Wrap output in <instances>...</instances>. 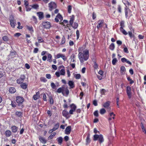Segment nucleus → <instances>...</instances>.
<instances>
[{"label": "nucleus", "instance_id": "obj_1", "mask_svg": "<svg viewBox=\"0 0 146 146\" xmlns=\"http://www.w3.org/2000/svg\"><path fill=\"white\" fill-rule=\"evenodd\" d=\"M83 50L82 47L78 49L79 52L78 57L81 63H83L84 61L87 60L89 56V50L87 49L84 50L83 52H81Z\"/></svg>", "mask_w": 146, "mask_h": 146}, {"label": "nucleus", "instance_id": "obj_2", "mask_svg": "<svg viewBox=\"0 0 146 146\" xmlns=\"http://www.w3.org/2000/svg\"><path fill=\"white\" fill-rule=\"evenodd\" d=\"M93 137V140L94 141L98 140L100 144L104 141V139L103 136L101 134L100 135L95 134L94 135Z\"/></svg>", "mask_w": 146, "mask_h": 146}, {"label": "nucleus", "instance_id": "obj_3", "mask_svg": "<svg viewBox=\"0 0 146 146\" xmlns=\"http://www.w3.org/2000/svg\"><path fill=\"white\" fill-rule=\"evenodd\" d=\"M49 10L52 11L53 9L57 7L56 4L55 2L51 1L48 4Z\"/></svg>", "mask_w": 146, "mask_h": 146}, {"label": "nucleus", "instance_id": "obj_4", "mask_svg": "<svg viewBox=\"0 0 146 146\" xmlns=\"http://www.w3.org/2000/svg\"><path fill=\"white\" fill-rule=\"evenodd\" d=\"M42 27L44 29H49L51 27L50 23L49 22L44 21L42 23Z\"/></svg>", "mask_w": 146, "mask_h": 146}, {"label": "nucleus", "instance_id": "obj_5", "mask_svg": "<svg viewBox=\"0 0 146 146\" xmlns=\"http://www.w3.org/2000/svg\"><path fill=\"white\" fill-rule=\"evenodd\" d=\"M126 93L128 98L129 99L131 98L132 96L131 89L129 86H127L126 87Z\"/></svg>", "mask_w": 146, "mask_h": 146}, {"label": "nucleus", "instance_id": "obj_6", "mask_svg": "<svg viewBox=\"0 0 146 146\" xmlns=\"http://www.w3.org/2000/svg\"><path fill=\"white\" fill-rule=\"evenodd\" d=\"M62 20L63 17L60 13L58 14L54 19L56 23H58L59 20L60 21V22H61Z\"/></svg>", "mask_w": 146, "mask_h": 146}, {"label": "nucleus", "instance_id": "obj_7", "mask_svg": "<svg viewBox=\"0 0 146 146\" xmlns=\"http://www.w3.org/2000/svg\"><path fill=\"white\" fill-rule=\"evenodd\" d=\"M25 79V76L24 75H21L20 78L17 80V83L18 84H21L23 83Z\"/></svg>", "mask_w": 146, "mask_h": 146}, {"label": "nucleus", "instance_id": "obj_8", "mask_svg": "<svg viewBox=\"0 0 146 146\" xmlns=\"http://www.w3.org/2000/svg\"><path fill=\"white\" fill-rule=\"evenodd\" d=\"M9 21L11 26L13 28H14L16 25V21L14 19L13 17L9 19Z\"/></svg>", "mask_w": 146, "mask_h": 146}, {"label": "nucleus", "instance_id": "obj_9", "mask_svg": "<svg viewBox=\"0 0 146 146\" xmlns=\"http://www.w3.org/2000/svg\"><path fill=\"white\" fill-rule=\"evenodd\" d=\"M111 102L110 101H108L104 103L103 104V106L104 108L107 109H110V107Z\"/></svg>", "mask_w": 146, "mask_h": 146}, {"label": "nucleus", "instance_id": "obj_10", "mask_svg": "<svg viewBox=\"0 0 146 146\" xmlns=\"http://www.w3.org/2000/svg\"><path fill=\"white\" fill-rule=\"evenodd\" d=\"M60 58H61L64 61L66 60L67 59L66 58L64 55L60 53H58L55 56V59H58Z\"/></svg>", "mask_w": 146, "mask_h": 146}, {"label": "nucleus", "instance_id": "obj_11", "mask_svg": "<svg viewBox=\"0 0 146 146\" xmlns=\"http://www.w3.org/2000/svg\"><path fill=\"white\" fill-rule=\"evenodd\" d=\"M24 101V99L23 97L18 96L16 97V101L17 103L19 105V104H22Z\"/></svg>", "mask_w": 146, "mask_h": 146}, {"label": "nucleus", "instance_id": "obj_12", "mask_svg": "<svg viewBox=\"0 0 146 146\" xmlns=\"http://www.w3.org/2000/svg\"><path fill=\"white\" fill-rule=\"evenodd\" d=\"M62 114L64 117H65L67 119L68 118L70 117V116L69 115V113L68 112V111L65 110H64L62 111Z\"/></svg>", "mask_w": 146, "mask_h": 146}, {"label": "nucleus", "instance_id": "obj_13", "mask_svg": "<svg viewBox=\"0 0 146 146\" xmlns=\"http://www.w3.org/2000/svg\"><path fill=\"white\" fill-rule=\"evenodd\" d=\"M38 42H36L35 44V45L37 47L38 46L40 45L39 43L43 42L44 40L42 38V37H38Z\"/></svg>", "mask_w": 146, "mask_h": 146}, {"label": "nucleus", "instance_id": "obj_14", "mask_svg": "<svg viewBox=\"0 0 146 146\" xmlns=\"http://www.w3.org/2000/svg\"><path fill=\"white\" fill-rule=\"evenodd\" d=\"M71 130V127L70 126L67 127L65 129V134L66 135L70 134Z\"/></svg>", "mask_w": 146, "mask_h": 146}, {"label": "nucleus", "instance_id": "obj_15", "mask_svg": "<svg viewBox=\"0 0 146 146\" xmlns=\"http://www.w3.org/2000/svg\"><path fill=\"white\" fill-rule=\"evenodd\" d=\"M68 22L67 20H64L62 22H61L60 24L62 25L63 26H66L67 27L69 26V24H68Z\"/></svg>", "mask_w": 146, "mask_h": 146}, {"label": "nucleus", "instance_id": "obj_16", "mask_svg": "<svg viewBox=\"0 0 146 146\" xmlns=\"http://www.w3.org/2000/svg\"><path fill=\"white\" fill-rule=\"evenodd\" d=\"M98 22L99 23L97 25V28L98 29H99L102 27V24L104 23V21L103 20H99L98 21Z\"/></svg>", "mask_w": 146, "mask_h": 146}, {"label": "nucleus", "instance_id": "obj_17", "mask_svg": "<svg viewBox=\"0 0 146 146\" xmlns=\"http://www.w3.org/2000/svg\"><path fill=\"white\" fill-rule=\"evenodd\" d=\"M40 97V94L39 91L36 92V94L34 95L33 96V98L35 100H36Z\"/></svg>", "mask_w": 146, "mask_h": 146}, {"label": "nucleus", "instance_id": "obj_18", "mask_svg": "<svg viewBox=\"0 0 146 146\" xmlns=\"http://www.w3.org/2000/svg\"><path fill=\"white\" fill-rule=\"evenodd\" d=\"M37 14L38 15L39 19L41 20L43 19L44 17L43 13L42 12H38Z\"/></svg>", "mask_w": 146, "mask_h": 146}, {"label": "nucleus", "instance_id": "obj_19", "mask_svg": "<svg viewBox=\"0 0 146 146\" xmlns=\"http://www.w3.org/2000/svg\"><path fill=\"white\" fill-rule=\"evenodd\" d=\"M121 61L123 63L126 62L129 65H131L132 64L126 58H123L121 59Z\"/></svg>", "mask_w": 146, "mask_h": 146}, {"label": "nucleus", "instance_id": "obj_20", "mask_svg": "<svg viewBox=\"0 0 146 146\" xmlns=\"http://www.w3.org/2000/svg\"><path fill=\"white\" fill-rule=\"evenodd\" d=\"M5 73L3 69L0 68V79L5 76Z\"/></svg>", "mask_w": 146, "mask_h": 146}, {"label": "nucleus", "instance_id": "obj_21", "mask_svg": "<svg viewBox=\"0 0 146 146\" xmlns=\"http://www.w3.org/2000/svg\"><path fill=\"white\" fill-rule=\"evenodd\" d=\"M120 27L119 29H122L125 27V21H121L120 22Z\"/></svg>", "mask_w": 146, "mask_h": 146}, {"label": "nucleus", "instance_id": "obj_22", "mask_svg": "<svg viewBox=\"0 0 146 146\" xmlns=\"http://www.w3.org/2000/svg\"><path fill=\"white\" fill-rule=\"evenodd\" d=\"M64 87L59 88L57 90L56 92L59 93H62V94L64 95Z\"/></svg>", "mask_w": 146, "mask_h": 146}, {"label": "nucleus", "instance_id": "obj_23", "mask_svg": "<svg viewBox=\"0 0 146 146\" xmlns=\"http://www.w3.org/2000/svg\"><path fill=\"white\" fill-rule=\"evenodd\" d=\"M130 11L129 7H125L124 8L125 13V16L126 18L128 17V11Z\"/></svg>", "mask_w": 146, "mask_h": 146}, {"label": "nucleus", "instance_id": "obj_24", "mask_svg": "<svg viewBox=\"0 0 146 146\" xmlns=\"http://www.w3.org/2000/svg\"><path fill=\"white\" fill-rule=\"evenodd\" d=\"M39 139L40 142L43 143H45L46 142V141L44 138L41 136L39 137Z\"/></svg>", "mask_w": 146, "mask_h": 146}, {"label": "nucleus", "instance_id": "obj_25", "mask_svg": "<svg viewBox=\"0 0 146 146\" xmlns=\"http://www.w3.org/2000/svg\"><path fill=\"white\" fill-rule=\"evenodd\" d=\"M18 127L15 126L13 125L11 127V129L13 133H15L17 132L18 130Z\"/></svg>", "mask_w": 146, "mask_h": 146}, {"label": "nucleus", "instance_id": "obj_26", "mask_svg": "<svg viewBox=\"0 0 146 146\" xmlns=\"http://www.w3.org/2000/svg\"><path fill=\"white\" fill-rule=\"evenodd\" d=\"M90 142L91 139L90 138V135L89 134L88 135L86 139V145L90 143Z\"/></svg>", "mask_w": 146, "mask_h": 146}, {"label": "nucleus", "instance_id": "obj_27", "mask_svg": "<svg viewBox=\"0 0 146 146\" xmlns=\"http://www.w3.org/2000/svg\"><path fill=\"white\" fill-rule=\"evenodd\" d=\"M11 134V132L10 130H7L5 132V135L6 137H9Z\"/></svg>", "mask_w": 146, "mask_h": 146}, {"label": "nucleus", "instance_id": "obj_28", "mask_svg": "<svg viewBox=\"0 0 146 146\" xmlns=\"http://www.w3.org/2000/svg\"><path fill=\"white\" fill-rule=\"evenodd\" d=\"M62 67L63 68V69H62L60 71V75L64 76L65 74V71L64 69V67L63 66H61L60 67Z\"/></svg>", "mask_w": 146, "mask_h": 146}, {"label": "nucleus", "instance_id": "obj_29", "mask_svg": "<svg viewBox=\"0 0 146 146\" xmlns=\"http://www.w3.org/2000/svg\"><path fill=\"white\" fill-rule=\"evenodd\" d=\"M68 83L71 88H72L74 87V83L72 81H69Z\"/></svg>", "mask_w": 146, "mask_h": 146}, {"label": "nucleus", "instance_id": "obj_30", "mask_svg": "<svg viewBox=\"0 0 146 146\" xmlns=\"http://www.w3.org/2000/svg\"><path fill=\"white\" fill-rule=\"evenodd\" d=\"M28 85L25 83H23L20 85L21 88L23 89H26Z\"/></svg>", "mask_w": 146, "mask_h": 146}, {"label": "nucleus", "instance_id": "obj_31", "mask_svg": "<svg viewBox=\"0 0 146 146\" xmlns=\"http://www.w3.org/2000/svg\"><path fill=\"white\" fill-rule=\"evenodd\" d=\"M48 58L47 61L50 62H51L52 61V56L50 54H48Z\"/></svg>", "mask_w": 146, "mask_h": 146}, {"label": "nucleus", "instance_id": "obj_32", "mask_svg": "<svg viewBox=\"0 0 146 146\" xmlns=\"http://www.w3.org/2000/svg\"><path fill=\"white\" fill-rule=\"evenodd\" d=\"M15 115L19 117H21L23 116L22 112L20 111H17L15 113Z\"/></svg>", "mask_w": 146, "mask_h": 146}, {"label": "nucleus", "instance_id": "obj_33", "mask_svg": "<svg viewBox=\"0 0 146 146\" xmlns=\"http://www.w3.org/2000/svg\"><path fill=\"white\" fill-rule=\"evenodd\" d=\"M59 123L58 122L55 124L54 125V127L53 128V129L54 130V131L57 130L59 128Z\"/></svg>", "mask_w": 146, "mask_h": 146}, {"label": "nucleus", "instance_id": "obj_34", "mask_svg": "<svg viewBox=\"0 0 146 146\" xmlns=\"http://www.w3.org/2000/svg\"><path fill=\"white\" fill-rule=\"evenodd\" d=\"M9 91L10 93H14L16 92V90L14 87H11L9 88Z\"/></svg>", "mask_w": 146, "mask_h": 146}, {"label": "nucleus", "instance_id": "obj_35", "mask_svg": "<svg viewBox=\"0 0 146 146\" xmlns=\"http://www.w3.org/2000/svg\"><path fill=\"white\" fill-rule=\"evenodd\" d=\"M74 20V16H72V17L70 18L69 21L70 24L71 26H72L73 25Z\"/></svg>", "mask_w": 146, "mask_h": 146}, {"label": "nucleus", "instance_id": "obj_36", "mask_svg": "<svg viewBox=\"0 0 146 146\" xmlns=\"http://www.w3.org/2000/svg\"><path fill=\"white\" fill-rule=\"evenodd\" d=\"M27 29L29 31L31 34L33 32V28L32 26H27Z\"/></svg>", "mask_w": 146, "mask_h": 146}, {"label": "nucleus", "instance_id": "obj_37", "mask_svg": "<svg viewBox=\"0 0 146 146\" xmlns=\"http://www.w3.org/2000/svg\"><path fill=\"white\" fill-rule=\"evenodd\" d=\"M123 1L124 2L123 3L125 5V7H128L129 6L131 5V4L128 1L124 0Z\"/></svg>", "mask_w": 146, "mask_h": 146}, {"label": "nucleus", "instance_id": "obj_38", "mask_svg": "<svg viewBox=\"0 0 146 146\" xmlns=\"http://www.w3.org/2000/svg\"><path fill=\"white\" fill-rule=\"evenodd\" d=\"M127 80L129 82V83L130 84H131L134 83L133 80H132L130 77H127Z\"/></svg>", "mask_w": 146, "mask_h": 146}, {"label": "nucleus", "instance_id": "obj_39", "mask_svg": "<svg viewBox=\"0 0 146 146\" xmlns=\"http://www.w3.org/2000/svg\"><path fill=\"white\" fill-rule=\"evenodd\" d=\"M57 139L59 144L60 145L62 143L63 141V139L62 137H59L57 138Z\"/></svg>", "mask_w": 146, "mask_h": 146}, {"label": "nucleus", "instance_id": "obj_40", "mask_svg": "<svg viewBox=\"0 0 146 146\" xmlns=\"http://www.w3.org/2000/svg\"><path fill=\"white\" fill-rule=\"evenodd\" d=\"M121 6L120 5H118L117 7V10L119 13H121Z\"/></svg>", "mask_w": 146, "mask_h": 146}, {"label": "nucleus", "instance_id": "obj_41", "mask_svg": "<svg viewBox=\"0 0 146 146\" xmlns=\"http://www.w3.org/2000/svg\"><path fill=\"white\" fill-rule=\"evenodd\" d=\"M65 93L67 96L69 94V90L66 88L64 87V94Z\"/></svg>", "mask_w": 146, "mask_h": 146}, {"label": "nucleus", "instance_id": "obj_42", "mask_svg": "<svg viewBox=\"0 0 146 146\" xmlns=\"http://www.w3.org/2000/svg\"><path fill=\"white\" fill-rule=\"evenodd\" d=\"M125 70V68L124 66H122L121 67L120 70L121 74H123Z\"/></svg>", "mask_w": 146, "mask_h": 146}, {"label": "nucleus", "instance_id": "obj_43", "mask_svg": "<svg viewBox=\"0 0 146 146\" xmlns=\"http://www.w3.org/2000/svg\"><path fill=\"white\" fill-rule=\"evenodd\" d=\"M115 48V45L113 43H112L110 45L109 48L112 50H113Z\"/></svg>", "mask_w": 146, "mask_h": 146}, {"label": "nucleus", "instance_id": "obj_44", "mask_svg": "<svg viewBox=\"0 0 146 146\" xmlns=\"http://www.w3.org/2000/svg\"><path fill=\"white\" fill-rule=\"evenodd\" d=\"M70 106L72 109L76 110V106L74 104H71L70 105Z\"/></svg>", "mask_w": 146, "mask_h": 146}, {"label": "nucleus", "instance_id": "obj_45", "mask_svg": "<svg viewBox=\"0 0 146 146\" xmlns=\"http://www.w3.org/2000/svg\"><path fill=\"white\" fill-rule=\"evenodd\" d=\"M10 105L13 108H15L17 106V104L15 101H12Z\"/></svg>", "mask_w": 146, "mask_h": 146}, {"label": "nucleus", "instance_id": "obj_46", "mask_svg": "<svg viewBox=\"0 0 146 146\" xmlns=\"http://www.w3.org/2000/svg\"><path fill=\"white\" fill-rule=\"evenodd\" d=\"M64 102L65 103L63 105V108H66L68 107V106L67 105V103H66V101L65 100H63Z\"/></svg>", "mask_w": 146, "mask_h": 146}, {"label": "nucleus", "instance_id": "obj_47", "mask_svg": "<svg viewBox=\"0 0 146 146\" xmlns=\"http://www.w3.org/2000/svg\"><path fill=\"white\" fill-rule=\"evenodd\" d=\"M56 134V132H54L50 135L48 137V139H52L55 136Z\"/></svg>", "mask_w": 146, "mask_h": 146}, {"label": "nucleus", "instance_id": "obj_48", "mask_svg": "<svg viewBox=\"0 0 146 146\" xmlns=\"http://www.w3.org/2000/svg\"><path fill=\"white\" fill-rule=\"evenodd\" d=\"M106 112V111L104 108H102L100 110V113L102 115L104 114Z\"/></svg>", "mask_w": 146, "mask_h": 146}, {"label": "nucleus", "instance_id": "obj_49", "mask_svg": "<svg viewBox=\"0 0 146 146\" xmlns=\"http://www.w3.org/2000/svg\"><path fill=\"white\" fill-rule=\"evenodd\" d=\"M120 32H121L123 34L125 35H126L127 34V32L123 29H119Z\"/></svg>", "mask_w": 146, "mask_h": 146}, {"label": "nucleus", "instance_id": "obj_50", "mask_svg": "<svg viewBox=\"0 0 146 146\" xmlns=\"http://www.w3.org/2000/svg\"><path fill=\"white\" fill-rule=\"evenodd\" d=\"M94 67L95 69H97L98 68V66L96 61L94 62Z\"/></svg>", "mask_w": 146, "mask_h": 146}, {"label": "nucleus", "instance_id": "obj_51", "mask_svg": "<svg viewBox=\"0 0 146 146\" xmlns=\"http://www.w3.org/2000/svg\"><path fill=\"white\" fill-rule=\"evenodd\" d=\"M40 80L42 82H45L47 81V80L44 77H41L40 78Z\"/></svg>", "mask_w": 146, "mask_h": 146}, {"label": "nucleus", "instance_id": "obj_52", "mask_svg": "<svg viewBox=\"0 0 146 146\" xmlns=\"http://www.w3.org/2000/svg\"><path fill=\"white\" fill-rule=\"evenodd\" d=\"M43 94L42 98L44 101H46V96L45 93H42Z\"/></svg>", "mask_w": 146, "mask_h": 146}, {"label": "nucleus", "instance_id": "obj_53", "mask_svg": "<svg viewBox=\"0 0 146 146\" xmlns=\"http://www.w3.org/2000/svg\"><path fill=\"white\" fill-rule=\"evenodd\" d=\"M117 62V60L116 58H113L112 61V64L113 65H115Z\"/></svg>", "mask_w": 146, "mask_h": 146}, {"label": "nucleus", "instance_id": "obj_54", "mask_svg": "<svg viewBox=\"0 0 146 146\" xmlns=\"http://www.w3.org/2000/svg\"><path fill=\"white\" fill-rule=\"evenodd\" d=\"M72 40H74V41H72L71 40H70L69 41V44L70 45V46H72L74 44V42H75V40H74V39H73V38H72Z\"/></svg>", "mask_w": 146, "mask_h": 146}, {"label": "nucleus", "instance_id": "obj_55", "mask_svg": "<svg viewBox=\"0 0 146 146\" xmlns=\"http://www.w3.org/2000/svg\"><path fill=\"white\" fill-rule=\"evenodd\" d=\"M32 20L36 24L37 23V19L35 16H33L32 17Z\"/></svg>", "mask_w": 146, "mask_h": 146}, {"label": "nucleus", "instance_id": "obj_56", "mask_svg": "<svg viewBox=\"0 0 146 146\" xmlns=\"http://www.w3.org/2000/svg\"><path fill=\"white\" fill-rule=\"evenodd\" d=\"M78 24L76 23L75 22L74 23L73 25H72V27L74 28V29H76L78 27Z\"/></svg>", "mask_w": 146, "mask_h": 146}, {"label": "nucleus", "instance_id": "obj_57", "mask_svg": "<svg viewBox=\"0 0 146 146\" xmlns=\"http://www.w3.org/2000/svg\"><path fill=\"white\" fill-rule=\"evenodd\" d=\"M38 7L39 6L37 4H34L32 6V7L35 9H37Z\"/></svg>", "mask_w": 146, "mask_h": 146}, {"label": "nucleus", "instance_id": "obj_58", "mask_svg": "<svg viewBox=\"0 0 146 146\" xmlns=\"http://www.w3.org/2000/svg\"><path fill=\"white\" fill-rule=\"evenodd\" d=\"M66 41L65 38V37H63L62 38V41L60 42V44H63L65 43Z\"/></svg>", "mask_w": 146, "mask_h": 146}, {"label": "nucleus", "instance_id": "obj_59", "mask_svg": "<svg viewBox=\"0 0 146 146\" xmlns=\"http://www.w3.org/2000/svg\"><path fill=\"white\" fill-rule=\"evenodd\" d=\"M50 86L53 89H55L56 88V86L54 83L52 82L51 83Z\"/></svg>", "mask_w": 146, "mask_h": 146}, {"label": "nucleus", "instance_id": "obj_60", "mask_svg": "<svg viewBox=\"0 0 146 146\" xmlns=\"http://www.w3.org/2000/svg\"><path fill=\"white\" fill-rule=\"evenodd\" d=\"M72 6L70 5H69L68 6V12L69 13H70L71 12Z\"/></svg>", "mask_w": 146, "mask_h": 146}, {"label": "nucleus", "instance_id": "obj_61", "mask_svg": "<svg viewBox=\"0 0 146 146\" xmlns=\"http://www.w3.org/2000/svg\"><path fill=\"white\" fill-rule=\"evenodd\" d=\"M49 102H50V103L51 104H53L54 102L52 98V97H50L49 98Z\"/></svg>", "mask_w": 146, "mask_h": 146}, {"label": "nucleus", "instance_id": "obj_62", "mask_svg": "<svg viewBox=\"0 0 146 146\" xmlns=\"http://www.w3.org/2000/svg\"><path fill=\"white\" fill-rule=\"evenodd\" d=\"M75 78L77 79H80L81 77V75L80 74H77L75 75Z\"/></svg>", "mask_w": 146, "mask_h": 146}, {"label": "nucleus", "instance_id": "obj_63", "mask_svg": "<svg viewBox=\"0 0 146 146\" xmlns=\"http://www.w3.org/2000/svg\"><path fill=\"white\" fill-rule=\"evenodd\" d=\"M17 24L18 25V26L17 27V28L19 29H21L23 28L22 26H21V23L19 22H17Z\"/></svg>", "mask_w": 146, "mask_h": 146}, {"label": "nucleus", "instance_id": "obj_64", "mask_svg": "<svg viewBox=\"0 0 146 146\" xmlns=\"http://www.w3.org/2000/svg\"><path fill=\"white\" fill-rule=\"evenodd\" d=\"M106 90L104 89H102L101 90V94L102 95H104L105 93L106 92Z\"/></svg>", "mask_w": 146, "mask_h": 146}]
</instances>
